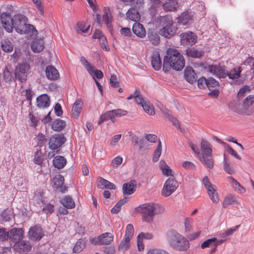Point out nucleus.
I'll list each match as a JSON object with an SVG mask.
<instances>
[{
    "label": "nucleus",
    "instance_id": "obj_1",
    "mask_svg": "<svg viewBox=\"0 0 254 254\" xmlns=\"http://www.w3.org/2000/svg\"><path fill=\"white\" fill-rule=\"evenodd\" d=\"M166 54L163 59V69L165 72H168L171 68L180 71L184 67L185 59L178 50L170 48Z\"/></svg>",
    "mask_w": 254,
    "mask_h": 254
},
{
    "label": "nucleus",
    "instance_id": "obj_2",
    "mask_svg": "<svg viewBox=\"0 0 254 254\" xmlns=\"http://www.w3.org/2000/svg\"><path fill=\"white\" fill-rule=\"evenodd\" d=\"M0 21L3 27L7 32H12L14 28L16 32L22 34V30L26 23L24 15L17 14L11 18L9 13L2 12L0 15Z\"/></svg>",
    "mask_w": 254,
    "mask_h": 254
},
{
    "label": "nucleus",
    "instance_id": "obj_3",
    "mask_svg": "<svg viewBox=\"0 0 254 254\" xmlns=\"http://www.w3.org/2000/svg\"><path fill=\"white\" fill-rule=\"evenodd\" d=\"M135 210L142 214L144 221L150 222L152 221L154 215L163 213L165 208L158 203H148L140 205L136 207Z\"/></svg>",
    "mask_w": 254,
    "mask_h": 254
},
{
    "label": "nucleus",
    "instance_id": "obj_4",
    "mask_svg": "<svg viewBox=\"0 0 254 254\" xmlns=\"http://www.w3.org/2000/svg\"><path fill=\"white\" fill-rule=\"evenodd\" d=\"M182 239V236L175 230H170L166 234V240L169 245L173 248L178 249V243Z\"/></svg>",
    "mask_w": 254,
    "mask_h": 254
},
{
    "label": "nucleus",
    "instance_id": "obj_5",
    "mask_svg": "<svg viewBox=\"0 0 254 254\" xmlns=\"http://www.w3.org/2000/svg\"><path fill=\"white\" fill-rule=\"evenodd\" d=\"M178 187V184L177 181L172 178H169L165 182L162 190V195L165 197L170 196Z\"/></svg>",
    "mask_w": 254,
    "mask_h": 254
},
{
    "label": "nucleus",
    "instance_id": "obj_6",
    "mask_svg": "<svg viewBox=\"0 0 254 254\" xmlns=\"http://www.w3.org/2000/svg\"><path fill=\"white\" fill-rule=\"evenodd\" d=\"M66 141V138L63 134H55L49 140V147L52 150H55L61 147Z\"/></svg>",
    "mask_w": 254,
    "mask_h": 254
},
{
    "label": "nucleus",
    "instance_id": "obj_7",
    "mask_svg": "<svg viewBox=\"0 0 254 254\" xmlns=\"http://www.w3.org/2000/svg\"><path fill=\"white\" fill-rule=\"evenodd\" d=\"M30 66L28 64H20L15 69V78L21 82L25 81L27 75V72Z\"/></svg>",
    "mask_w": 254,
    "mask_h": 254
},
{
    "label": "nucleus",
    "instance_id": "obj_8",
    "mask_svg": "<svg viewBox=\"0 0 254 254\" xmlns=\"http://www.w3.org/2000/svg\"><path fill=\"white\" fill-rule=\"evenodd\" d=\"M177 22L180 25L183 26L190 25L193 22V13L191 11H185L178 17Z\"/></svg>",
    "mask_w": 254,
    "mask_h": 254
},
{
    "label": "nucleus",
    "instance_id": "obj_9",
    "mask_svg": "<svg viewBox=\"0 0 254 254\" xmlns=\"http://www.w3.org/2000/svg\"><path fill=\"white\" fill-rule=\"evenodd\" d=\"M181 42L183 45L192 46L196 41V37L192 32L183 33L180 35Z\"/></svg>",
    "mask_w": 254,
    "mask_h": 254
},
{
    "label": "nucleus",
    "instance_id": "obj_10",
    "mask_svg": "<svg viewBox=\"0 0 254 254\" xmlns=\"http://www.w3.org/2000/svg\"><path fill=\"white\" fill-rule=\"evenodd\" d=\"M209 71L216 77L219 78H225L227 77V74L225 66L218 65H212L209 66Z\"/></svg>",
    "mask_w": 254,
    "mask_h": 254
},
{
    "label": "nucleus",
    "instance_id": "obj_11",
    "mask_svg": "<svg viewBox=\"0 0 254 254\" xmlns=\"http://www.w3.org/2000/svg\"><path fill=\"white\" fill-rule=\"evenodd\" d=\"M28 235L31 240L38 241L42 238L44 235L41 228L35 226L29 229Z\"/></svg>",
    "mask_w": 254,
    "mask_h": 254
},
{
    "label": "nucleus",
    "instance_id": "obj_12",
    "mask_svg": "<svg viewBox=\"0 0 254 254\" xmlns=\"http://www.w3.org/2000/svg\"><path fill=\"white\" fill-rule=\"evenodd\" d=\"M13 248L18 252H28L31 251L32 246L29 241L22 240L14 243Z\"/></svg>",
    "mask_w": 254,
    "mask_h": 254
},
{
    "label": "nucleus",
    "instance_id": "obj_13",
    "mask_svg": "<svg viewBox=\"0 0 254 254\" xmlns=\"http://www.w3.org/2000/svg\"><path fill=\"white\" fill-rule=\"evenodd\" d=\"M23 230L22 229L13 228L10 231L9 238L14 243L19 242L23 238Z\"/></svg>",
    "mask_w": 254,
    "mask_h": 254
},
{
    "label": "nucleus",
    "instance_id": "obj_14",
    "mask_svg": "<svg viewBox=\"0 0 254 254\" xmlns=\"http://www.w3.org/2000/svg\"><path fill=\"white\" fill-rule=\"evenodd\" d=\"M151 62L153 68L156 70H159L162 67V62L159 52L153 51L151 56Z\"/></svg>",
    "mask_w": 254,
    "mask_h": 254
},
{
    "label": "nucleus",
    "instance_id": "obj_15",
    "mask_svg": "<svg viewBox=\"0 0 254 254\" xmlns=\"http://www.w3.org/2000/svg\"><path fill=\"white\" fill-rule=\"evenodd\" d=\"M64 177L61 175L55 177L53 178L54 187L57 190H59L62 192H64L66 188L65 186H64Z\"/></svg>",
    "mask_w": 254,
    "mask_h": 254
},
{
    "label": "nucleus",
    "instance_id": "obj_16",
    "mask_svg": "<svg viewBox=\"0 0 254 254\" xmlns=\"http://www.w3.org/2000/svg\"><path fill=\"white\" fill-rule=\"evenodd\" d=\"M184 77L186 80L190 83H193L196 81L197 75L193 68L187 66L184 70Z\"/></svg>",
    "mask_w": 254,
    "mask_h": 254
},
{
    "label": "nucleus",
    "instance_id": "obj_17",
    "mask_svg": "<svg viewBox=\"0 0 254 254\" xmlns=\"http://www.w3.org/2000/svg\"><path fill=\"white\" fill-rule=\"evenodd\" d=\"M36 102L37 107L40 108H47L50 104V98L46 94L39 96L36 99Z\"/></svg>",
    "mask_w": 254,
    "mask_h": 254
},
{
    "label": "nucleus",
    "instance_id": "obj_18",
    "mask_svg": "<svg viewBox=\"0 0 254 254\" xmlns=\"http://www.w3.org/2000/svg\"><path fill=\"white\" fill-rule=\"evenodd\" d=\"M177 29L172 26L162 27L159 30V34L166 38H170L176 33Z\"/></svg>",
    "mask_w": 254,
    "mask_h": 254
},
{
    "label": "nucleus",
    "instance_id": "obj_19",
    "mask_svg": "<svg viewBox=\"0 0 254 254\" xmlns=\"http://www.w3.org/2000/svg\"><path fill=\"white\" fill-rule=\"evenodd\" d=\"M46 74L47 78L51 80L57 79L60 74L58 70L52 65H49L46 68Z\"/></svg>",
    "mask_w": 254,
    "mask_h": 254
},
{
    "label": "nucleus",
    "instance_id": "obj_20",
    "mask_svg": "<svg viewBox=\"0 0 254 254\" xmlns=\"http://www.w3.org/2000/svg\"><path fill=\"white\" fill-rule=\"evenodd\" d=\"M132 31L134 34L140 38H143L146 35V31L142 24L135 22L132 26Z\"/></svg>",
    "mask_w": 254,
    "mask_h": 254
},
{
    "label": "nucleus",
    "instance_id": "obj_21",
    "mask_svg": "<svg viewBox=\"0 0 254 254\" xmlns=\"http://www.w3.org/2000/svg\"><path fill=\"white\" fill-rule=\"evenodd\" d=\"M127 17L135 22H137L140 19V15L138 10L136 7H130L127 12Z\"/></svg>",
    "mask_w": 254,
    "mask_h": 254
},
{
    "label": "nucleus",
    "instance_id": "obj_22",
    "mask_svg": "<svg viewBox=\"0 0 254 254\" xmlns=\"http://www.w3.org/2000/svg\"><path fill=\"white\" fill-rule=\"evenodd\" d=\"M210 144L205 140L202 139L200 143V148L202 153L199 155V157H201V155H209L212 154V150L210 147Z\"/></svg>",
    "mask_w": 254,
    "mask_h": 254
},
{
    "label": "nucleus",
    "instance_id": "obj_23",
    "mask_svg": "<svg viewBox=\"0 0 254 254\" xmlns=\"http://www.w3.org/2000/svg\"><path fill=\"white\" fill-rule=\"evenodd\" d=\"M158 22L162 27L172 26L173 24V18L170 15L160 16Z\"/></svg>",
    "mask_w": 254,
    "mask_h": 254
},
{
    "label": "nucleus",
    "instance_id": "obj_24",
    "mask_svg": "<svg viewBox=\"0 0 254 254\" xmlns=\"http://www.w3.org/2000/svg\"><path fill=\"white\" fill-rule=\"evenodd\" d=\"M227 179L231 183L232 187L236 191L240 193H244L246 191V189L242 186L233 177L229 176L227 178Z\"/></svg>",
    "mask_w": 254,
    "mask_h": 254
},
{
    "label": "nucleus",
    "instance_id": "obj_25",
    "mask_svg": "<svg viewBox=\"0 0 254 254\" xmlns=\"http://www.w3.org/2000/svg\"><path fill=\"white\" fill-rule=\"evenodd\" d=\"M44 41L42 39H36L33 41L31 44V48L35 53L41 52L44 48Z\"/></svg>",
    "mask_w": 254,
    "mask_h": 254
},
{
    "label": "nucleus",
    "instance_id": "obj_26",
    "mask_svg": "<svg viewBox=\"0 0 254 254\" xmlns=\"http://www.w3.org/2000/svg\"><path fill=\"white\" fill-rule=\"evenodd\" d=\"M242 70L241 67H236L229 71H227L226 73L227 74V76H228L229 79L234 81L240 77Z\"/></svg>",
    "mask_w": 254,
    "mask_h": 254
},
{
    "label": "nucleus",
    "instance_id": "obj_27",
    "mask_svg": "<svg viewBox=\"0 0 254 254\" xmlns=\"http://www.w3.org/2000/svg\"><path fill=\"white\" fill-rule=\"evenodd\" d=\"M113 236L110 233H105L98 237L100 245H109L113 241Z\"/></svg>",
    "mask_w": 254,
    "mask_h": 254
},
{
    "label": "nucleus",
    "instance_id": "obj_28",
    "mask_svg": "<svg viewBox=\"0 0 254 254\" xmlns=\"http://www.w3.org/2000/svg\"><path fill=\"white\" fill-rule=\"evenodd\" d=\"M82 101L80 98L77 99L73 105L72 112L75 118H77L79 116L82 110Z\"/></svg>",
    "mask_w": 254,
    "mask_h": 254
},
{
    "label": "nucleus",
    "instance_id": "obj_29",
    "mask_svg": "<svg viewBox=\"0 0 254 254\" xmlns=\"http://www.w3.org/2000/svg\"><path fill=\"white\" fill-rule=\"evenodd\" d=\"M66 126L64 121L60 119H57L54 120L52 124V129L56 131H60L63 130Z\"/></svg>",
    "mask_w": 254,
    "mask_h": 254
},
{
    "label": "nucleus",
    "instance_id": "obj_30",
    "mask_svg": "<svg viewBox=\"0 0 254 254\" xmlns=\"http://www.w3.org/2000/svg\"><path fill=\"white\" fill-rule=\"evenodd\" d=\"M53 165L55 168L62 169L64 167L66 163V160L64 157L57 156L53 159Z\"/></svg>",
    "mask_w": 254,
    "mask_h": 254
},
{
    "label": "nucleus",
    "instance_id": "obj_31",
    "mask_svg": "<svg viewBox=\"0 0 254 254\" xmlns=\"http://www.w3.org/2000/svg\"><path fill=\"white\" fill-rule=\"evenodd\" d=\"M135 185L131 182L125 183L123 186V192L125 195L131 194L135 191Z\"/></svg>",
    "mask_w": 254,
    "mask_h": 254
},
{
    "label": "nucleus",
    "instance_id": "obj_32",
    "mask_svg": "<svg viewBox=\"0 0 254 254\" xmlns=\"http://www.w3.org/2000/svg\"><path fill=\"white\" fill-rule=\"evenodd\" d=\"M216 187L211 186L210 188L206 189L210 199L215 203L219 202V197L215 189Z\"/></svg>",
    "mask_w": 254,
    "mask_h": 254
},
{
    "label": "nucleus",
    "instance_id": "obj_33",
    "mask_svg": "<svg viewBox=\"0 0 254 254\" xmlns=\"http://www.w3.org/2000/svg\"><path fill=\"white\" fill-rule=\"evenodd\" d=\"M147 37L149 41L155 46L158 45L160 43V38L158 34L153 30L148 31Z\"/></svg>",
    "mask_w": 254,
    "mask_h": 254
},
{
    "label": "nucleus",
    "instance_id": "obj_34",
    "mask_svg": "<svg viewBox=\"0 0 254 254\" xmlns=\"http://www.w3.org/2000/svg\"><path fill=\"white\" fill-rule=\"evenodd\" d=\"M98 187L100 189L106 188L109 190H115L116 189V186L114 184L102 178H100L99 184L98 185Z\"/></svg>",
    "mask_w": 254,
    "mask_h": 254
},
{
    "label": "nucleus",
    "instance_id": "obj_35",
    "mask_svg": "<svg viewBox=\"0 0 254 254\" xmlns=\"http://www.w3.org/2000/svg\"><path fill=\"white\" fill-rule=\"evenodd\" d=\"M200 160L205 165L208 169H212L214 166V162L212 155H201Z\"/></svg>",
    "mask_w": 254,
    "mask_h": 254
},
{
    "label": "nucleus",
    "instance_id": "obj_36",
    "mask_svg": "<svg viewBox=\"0 0 254 254\" xmlns=\"http://www.w3.org/2000/svg\"><path fill=\"white\" fill-rule=\"evenodd\" d=\"M179 242L178 243L179 246L178 249H174L175 250L179 251H186L190 248L189 241L185 237L182 236V239L179 240Z\"/></svg>",
    "mask_w": 254,
    "mask_h": 254
},
{
    "label": "nucleus",
    "instance_id": "obj_37",
    "mask_svg": "<svg viewBox=\"0 0 254 254\" xmlns=\"http://www.w3.org/2000/svg\"><path fill=\"white\" fill-rule=\"evenodd\" d=\"M223 167L225 172L229 175L234 174L236 172L235 169L234 168V167L231 166L230 164L227 161L226 155L225 154H224Z\"/></svg>",
    "mask_w": 254,
    "mask_h": 254
},
{
    "label": "nucleus",
    "instance_id": "obj_38",
    "mask_svg": "<svg viewBox=\"0 0 254 254\" xmlns=\"http://www.w3.org/2000/svg\"><path fill=\"white\" fill-rule=\"evenodd\" d=\"M62 203L66 209H72L75 207V203L69 195H66L62 200Z\"/></svg>",
    "mask_w": 254,
    "mask_h": 254
},
{
    "label": "nucleus",
    "instance_id": "obj_39",
    "mask_svg": "<svg viewBox=\"0 0 254 254\" xmlns=\"http://www.w3.org/2000/svg\"><path fill=\"white\" fill-rule=\"evenodd\" d=\"M103 19L108 28H111L112 17L108 8L105 7Z\"/></svg>",
    "mask_w": 254,
    "mask_h": 254
},
{
    "label": "nucleus",
    "instance_id": "obj_40",
    "mask_svg": "<svg viewBox=\"0 0 254 254\" xmlns=\"http://www.w3.org/2000/svg\"><path fill=\"white\" fill-rule=\"evenodd\" d=\"M86 242L83 239H79L74 245L73 252L74 253L78 254L81 252L85 247Z\"/></svg>",
    "mask_w": 254,
    "mask_h": 254
},
{
    "label": "nucleus",
    "instance_id": "obj_41",
    "mask_svg": "<svg viewBox=\"0 0 254 254\" xmlns=\"http://www.w3.org/2000/svg\"><path fill=\"white\" fill-rule=\"evenodd\" d=\"M111 120L113 123L115 122L113 118V114H112L111 111H109L102 114L98 121V125H101L104 122Z\"/></svg>",
    "mask_w": 254,
    "mask_h": 254
},
{
    "label": "nucleus",
    "instance_id": "obj_42",
    "mask_svg": "<svg viewBox=\"0 0 254 254\" xmlns=\"http://www.w3.org/2000/svg\"><path fill=\"white\" fill-rule=\"evenodd\" d=\"M1 48L5 52H11L13 50V46L8 40H3L1 41Z\"/></svg>",
    "mask_w": 254,
    "mask_h": 254
},
{
    "label": "nucleus",
    "instance_id": "obj_43",
    "mask_svg": "<svg viewBox=\"0 0 254 254\" xmlns=\"http://www.w3.org/2000/svg\"><path fill=\"white\" fill-rule=\"evenodd\" d=\"M127 198L124 197L122 199L119 200L111 209V212L113 214H117L119 212L121 209V206L127 202Z\"/></svg>",
    "mask_w": 254,
    "mask_h": 254
},
{
    "label": "nucleus",
    "instance_id": "obj_44",
    "mask_svg": "<svg viewBox=\"0 0 254 254\" xmlns=\"http://www.w3.org/2000/svg\"><path fill=\"white\" fill-rule=\"evenodd\" d=\"M129 239H127V237H124V239L121 242L118 246V249L121 251H126L129 248Z\"/></svg>",
    "mask_w": 254,
    "mask_h": 254
},
{
    "label": "nucleus",
    "instance_id": "obj_45",
    "mask_svg": "<svg viewBox=\"0 0 254 254\" xmlns=\"http://www.w3.org/2000/svg\"><path fill=\"white\" fill-rule=\"evenodd\" d=\"M142 107L145 112L148 115L152 116L155 114L154 107L149 101H147L145 103H144L143 106Z\"/></svg>",
    "mask_w": 254,
    "mask_h": 254
},
{
    "label": "nucleus",
    "instance_id": "obj_46",
    "mask_svg": "<svg viewBox=\"0 0 254 254\" xmlns=\"http://www.w3.org/2000/svg\"><path fill=\"white\" fill-rule=\"evenodd\" d=\"M133 234L134 228L133 225L131 224H127L126 229L124 237H127V239L131 240L133 237Z\"/></svg>",
    "mask_w": 254,
    "mask_h": 254
},
{
    "label": "nucleus",
    "instance_id": "obj_47",
    "mask_svg": "<svg viewBox=\"0 0 254 254\" xmlns=\"http://www.w3.org/2000/svg\"><path fill=\"white\" fill-rule=\"evenodd\" d=\"M146 254H170L166 250L160 248H151L148 250Z\"/></svg>",
    "mask_w": 254,
    "mask_h": 254
},
{
    "label": "nucleus",
    "instance_id": "obj_48",
    "mask_svg": "<svg viewBox=\"0 0 254 254\" xmlns=\"http://www.w3.org/2000/svg\"><path fill=\"white\" fill-rule=\"evenodd\" d=\"M237 202L236 197L232 195H228L223 202V207H226L227 206L234 204Z\"/></svg>",
    "mask_w": 254,
    "mask_h": 254
},
{
    "label": "nucleus",
    "instance_id": "obj_49",
    "mask_svg": "<svg viewBox=\"0 0 254 254\" xmlns=\"http://www.w3.org/2000/svg\"><path fill=\"white\" fill-rule=\"evenodd\" d=\"M160 164H161V169L163 174L167 176L172 175V170L164 161H161Z\"/></svg>",
    "mask_w": 254,
    "mask_h": 254
},
{
    "label": "nucleus",
    "instance_id": "obj_50",
    "mask_svg": "<svg viewBox=\"0 0 254 254\" xmlns=\"http://www.w3.org/2000/svg\"><path fill=\"white\" fill-rule=\"evenodd\" d=\"M161 154V142L159 141V143L155 150L153 154L152 160L154 162L158 161Z\"/></svg>",
    "mask_w": 254,
    "mask_h": 254
},
{
    "label": "nucleus",
    "instance_id": "obj_51",
    "mask_svg": "<svg viewBox=\"0 0 254 254\" xmlns=\"http://www.w3.org/2000/svg\"><path fill=\"white\" fill-rule=\"evenodd\" d=\"M34 31L37 32V30L35 28V27L29 24H26L25 23L24 27L23 28V30H22V34H34Z\"/></svg>",
    "mask_w": 254,
    "mask_h": 254
},
{
    "label": "nucleus",
    "instance_id": "obj_52",
    "mask_svg": "<svg viewBox=\"0 0 254 254\" xmlns=\"http://www.w3.org/2000/svg\"><path fill=\"white\" fill-rule=\"evenodd\" d=\"M219 82L214 78L212 77H209L207 79V87L209 90H211V88H216L219 86Z\"/></svg>",
    "mask_w": 254,
    "mask_h": 254
},
{
    "label": "nucleus",
    "instance_id": "obj_53",
    "mask_svg": "<svg viewBox=\"0 0 254 254\" xmlns=\"http://www.w3.org/2000/svg\"><path fill=\"white\" fill-rule=\"evenodd\" d=\"M111 111L112 114H113L114 119L116 117H120L122 116H126L127 113V112L126 110L121 109H115Z\"/></svg>",
    "mask_w": 254,
    "mask_h": 254
},
{
    "label": "nucleus",
    "instance_id": "obj_54",
    "mask_svg": "<svg viewBox=\"0 0 254 254\" xmlns=\"http://www.w3.org/2000/svg\"><path fill=\"white\" fill-rule=\"evenodd\" d=\"M216 241V238H212L211 239H207L201 244L200 247L202 249L208 248L211 245L213 246V243L215 242Z\"/></svg>",
    "mask_w": 254,
    "mask_h": 254
},
{
    "label": "nucleus",
    "instance_id": "obj_55",
    "mask_svg": "<svg viewBox=\"0 0 254 254\" xmlns=\"http://www.w3.org/2000/svg\"><path fill=\"white\" fill-rule=\"evenodd\" d=\"M81 62L88 72L92 74L93 73V67L90 65L88 62L83 57L81 58Z\"/></svg>",
    "mask_w": 254,
    "mask_h": 254
},
{
    "label": "nucleus",
    "instance_id": "obj_56",
    "mask_svg": "<svg viewBox=\"0 0 254 254\" xmlns=\"http://www.w3.org/2000/svg\"><path fill=\"white\" fill-rule=\"evenodd\" d=\"M187 54L188 56L192 58H199L201 56L200 53L194 48L187 50Z\"/></svg>",
    "mask_w": 254,
    "mask_h": 254
},
{
    "label": "nucleus",
    "instance_id": "obj_57",
    "mask_svg": "<svg viewBox=\"0 0 254 254\" xmlns=\"http://www.w3.org/2000/svg\"><path fill=\"white\" fill-rule=\"evenodd\" d=\"M123 162V158L120 156L115 157L111 162V166L113 168H117Z\"/></svg>",
    "mask_w": 254,
    "mask_h": 254
},
{
    "label": "nucleus",
    "instance_id": "obj_58",
    "mask_svg": "<svg viewBox=\"0 0 254 254\" xmlns=\"http://www.w3.org/2000/svg\"><path fill=\"white\" fill-rule=\"evenodd\" d=\"M53 205L51 204H47L43 208V211L46 214L47 217L50 216L54 211Z\"/></svg>",
    "mask_w": 254,
    "mask_h": 254
},
{
    "label": "nucleus",
    "instance_id": "obj_59",
    "mask_svg": "<svg viewBox=\"0 0 254 254\" xmlns=\"http://www.w3.org/2000/svg\"><path fill=\"white\" fill-rule=\"evenodd\" d=\"M250 91V87L248 85H245L239 90L238 93V97L240 98H242Z\"/></svg>",
    "mask_w": 254,
    "mask_h": 254
},
{
    "label": "nucleus",
    "instance_id": "obj_60",
    "mask_svg": "<svg viewBox=\"0 0 254 254\" xmlns=\"http://www.w3.org/2000/svg\"><path fill=\"white\" fill-rule=\"evenodd\" d=\"M99 42L101 47L103 49L106 51H109L110 48L108 46L107 41L105 36L101 37V38L99 39Z\"/></svg>",
    "mask_w": 254,
    "mask_h": 254
},
{
    "label": "nucleus",
    "instance_id": "obj_61",
    "mask_svg": "<svg viewBox=\"0 0 254 254\" xmlns=\"http://www.w3.org/2000/svg\"><path fill=\"white\" fill-rule=\"evenodd\" d=\"M207 79L204 77H200L197 81V86L199 88L202 89L207 87Z\"/></svg>",
    "mask_w": 254,
    "mask_h": 254
},
{
    "label": "nucleus",
    "instance_id": "obj_62",
    "mask_svg": "<svg viewBox=\"0 0 254 254\" xmlns=\"http://www.w3.org/2000/svg\"><path fill=\"white\" fill-rule=\"evenodd\" d=\"M3 76L4 79L5 80L6 82L10 81L13 78L12 73L7 68H5L3 70Z\"/></svg>",
    "mask_w": 254,
    "mask_h": 254
},
{
    "label": "nucleus",
    "instance_id": "obj_63",
    "mask_svg": "<svg viewBox=\"0 0 254 254\" xmlns=\"http://www.w3.org/2000/svg\"><path fill=\"white\" fill-rule=\"evenodd\" d=\"M9 238V233L4 228H0V241H4Z\"/></svg>",
    "mask_w": 254,
    "mask_h": 254
},
{
    "label": "nucleus",
    "instance_id": "obj_64",
    "mask_svg": "<svg viewBox=\"0 0 254 254\" xmlns=\"http://www.w3.org/2000/svg\"><path fill=\"white\" fill-rule=\"evenodd\" d=\"M178 7V4L174 2L168 3L164 5V9L167 11L176 10Z\"/></svg>",
    "mask_w": 254,
    "mask_h": 254
}]
</instances>
